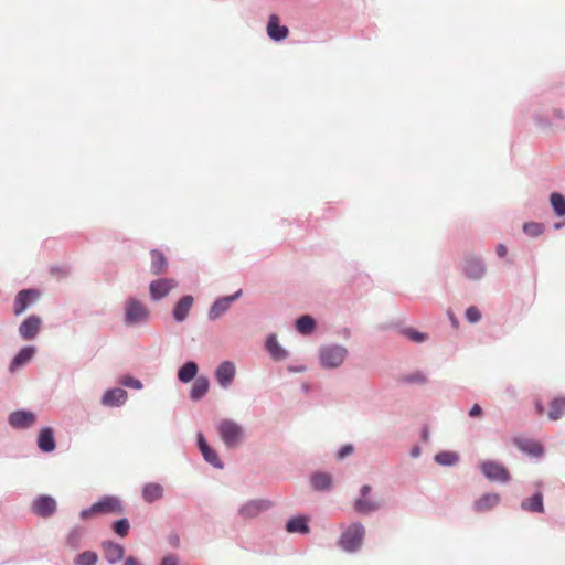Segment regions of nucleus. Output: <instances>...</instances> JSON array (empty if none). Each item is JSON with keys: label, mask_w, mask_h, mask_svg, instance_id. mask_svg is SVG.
<instances>
[{"label": "nucleus", "mask_w": 565, "mask_h": 565, "mask_svg": "<svg viewBox=\"0 0 565 565\" xmlns=\"http://www.w3.org/2000/svg\"><path fill=\"white\" fill-rule=\"evenodd\" d=\"M507 253H508V249L503 244H499L497 246V254L499 257H504L507 255Z\"/></svg>", "instance_id": "nucleus-50"}, {"label": "nucleus", "mask_w": 565, "mask_h": 565, "mask_svg": "<svg viewBox=\"0 0 565 565\" xmlns=\"http://www.w3.org/2000/svg\"><path fill=\"white\" fill-rule=\"evenodd\" d=\"M217 431L222 441L228 448H233L239 445L244 436L242 426L231 419L221 420L217 426Z\"/></svg>", "instance_id": "nucleus-3"}, {"label": "nucleus", "mask_w": 565, "mask_h": 565, "mask_svg": "<svg viewBox=\"0 0 565 565\" xmlns=\"http://www.w3.org/2000/svg\"><path fill=\"white\" fill-rule=\"evenodd\" d=\"M267 34L274 41H282L288 36L289 29L280 24L277 14H270L267 23Z\"/></svg>", "instance_id": "nucleus-12"}, {"label": "nucleus", "mask_w": 565, "mask_h": 565, "mask_svg": "<svg viewBox=\"0 0 565 565\" xmlns=\"http://www.w3.org/2000/svg\"><path fill=\"white\" fill-rule=\"evenodd\" d=\"M81 537H82V530L78 527L73 529L70 532V534L67 535V544L71 547H77Z\"/></svg>", "instance_id": "nucleus-40"}, {"label": "nucleus", "mask_w": 565, "mask_h": 565, "mask_svg": "<svg viewBox=\"0 0 565 565\" xmlns=\"http://www.w3.org/2000/svg\"><path fill=\"white\" fill-rule=\"evenodd\" d=\"M122 512V505L116 497H105L98 502H95L90 508L81 512V518L87 520L89 518L100 514H119Z\"/></svg>", "instance_id": "nucleus-2"}, {"label": "nucleus", "mask_w": 565, "mask_h": 565, "mask_svg": "<svg viewBox=\"0 0 565 565\" xmlns=\"http://www.w3.org/2000/svg\"><path fill=\"white\" fill-rule=\"evenodd\" d=\"M435 460H436V462H438L439 465H443V466H452L456 462H458L459 457L455 452L443 451L435 456Z\"/></svg>", "instance_id": "nucleus-36"}, {"label": "nucleus", "mask_w": 565, "mask_h": 565, "mask_svg": "<svg viewBox=\"0 0 565 565\" xmlns=\"http://www.w3.org/2000/svg\"><path fill=\"white\" fill-rule=\"evenodd\" d=\"M405 334L414 342H423L427 339V334L408 329Z\"/></svg>", "instance_id": "nucleus-42"}, {"label": "nucleus", "mask_w": 565, "mask_h": 565, "mask_svg": "<svg viewBox=\"0 0 565 565\" xmlns=\"http://www.w3.org/2000/svg\"><path fill=\"white\" fill-rule=\"evenodd\" d=\"M124 565H141L135 557L129 556L126 558Z\"/></svg>", "instance_id": "nucleus-51"}, {"label": "nucleus", "mask_w": 565, "mask_h": 565, "mask_svg": "<svg viewBox=\"0 0 565 565\" xmlns=\"http://www.w3.org/2000/svg\"><path fill=\"white\" fill-rule=\"evenodd\" d=\"M42 320L38 316L28 317L19 327V333L24 340H32L41 329Z\"/></svg>", "instance_id": "nucleus-11"}, {"label": "nucleus", "mask_w": 565, "mask_h": 565, "mask_svg": "<svg viewBox=\"0 0 565 565\" xmlns=\"http://www.w3.org/2000/svg\"><path fill=\"white\" fill-rule=\"evenodd\" d=\"M481 414H482V408L480 407V405H479V404H475V405L471 407L470 412H469V415H470L471 417H476V416H479V415H481Z\"/></svg>", "instance_id": "nucleus-47"}, {"label": "nucleus", "mask_w": 565, "mask_h": 565, "mask_svg": "<svg viewBox=\"0 0 565 565\" xmlns=\"http://www.w3.org/2000/svg\"><path fill=\"white\" fill-rule=\"evenodd\" d=\"M269 502L264 500L258 501H249L245 505L242 507L239 513L247 519L257 516L262 511H265L269 508Z\"/></svg>", "instance_id": "nucleus-18"}, {"label": "nucleus", "mask_w": 565, "mask_h": 565, "mask_svg": "<svg viewBox=\"0 0 565 565\" xmlns=\"http://www.w3.org/2000/svg\"><path fill=\"white\" fill-rule=\"evenodd\" d=\"M148 309L138 300L130 299L126 305V321L137 323L148 318Z\"/></svg>", "instance_id": "nucleus-9"}, {"label": "nucleus", "mask_w": 565, "mask_h": 565, "mask_svg": "<svg viewBox=\"0 0 565 565\" xmlns=\"http://www.w3.org/2000/svg\"><path fill=\"white\" fill-rule=\"evenodd\" d=\"M97 554L92 551H86L81 554H78L75 557V564L76 565H95L97 563Z\"/></svg>", "instance_id": "nucleus-37"}, {"label": "nucleus", "mask_w": 565, "mask_h": 565, "mask_svg": "<svg viewBox=\"0 0 565 565\" xmlns=\"http://www.w3.org/2000/svg\"><path fill=\"white\" fill-rule=\"evenodd\" d=\"M38 446L44 452H51L55 449L53 430L50 427L42 428L38 438Z\"/></svg>", "instance_id": "nucleus-25"}, {"label": "nucleus", "mask_w": 565, "mask_h": 565, "mask_svg": "<svg viewBox=\"0 0 565 565\" xmlns=\"http://www.w3.org/2000/svg\"><path fill=\"white\" fill-rule=\"evenodd\" d=\"M242 294V290H238L236 294L227 297H223L214 302L209 311V319L215 320L220 318L235 301Z\"/></svg>", "instance_id": "nucleus-14"}, {"label": "nucleus", "mask_w": 565, "mask_h": 565, "mask_svg": "<svg viewBox=\"0 0 565 565\" xmlns=\"http://www.w3.org/2000/svg\"><path fill=\"white\" fill-rule=\"evenodd\" d=\"M406 381L407 382H411V383H425L426 382V377L423 373L420 372H416L414 374H411L406 377Z\"/></svg>", "instance_id": "nucleus-44"}, {"label": "nucleus", "mask_w": 565, "mask_h": 565, "mask_svg": "<svg viewBox=\"0 0 565 565\" xmlns=\"http://www.w3.org/2000/svg\"><path fill=\"white\" fill-rule=\"evenodd\" d=\"M347 356V349L341 345H330L320 350L321 364L324 367L334 369L340 366Z\"/></svg>", "instance_id": "nucleus-4"}, {"label": "nucleus", "mask_w": 565, "mask_h": 565, "mask_svg": "<svg viewBox=\"0 0 565 565\" xmlns=\"http://www.w3.org/2000/svg\"><path fill=\"white\" fill-rule=\"evenodd\" d=\"M236 374V367L234 363L230 361L222 362L215 372L217 383L222 387H227L233 382Z\"/></svg>", "instance_id": "nucleus-13"}, {"label": "nucleus", "mask_w": 565, "mask_h": 565, "mask_svg": "<svg viewBox=\"0 0 565 565\" xmlns=\"http://www.w3.org/2000/svg\"><path fill=\"white\" fill-rule=\"evenodd\" d=\"M501 498L498 493H486L475 501L477 512H486L499 504Z\"/></svg>", "instance_id": "nucleus-20"}, {"label": "nucleus", "mask_w": 565, "mask_h": 565, "mask_svg": "<svg viewBox=\"0 0 565 565\" xmlns=\"http://www.w3.org/2000/svg\"><path fill=\"white\" fill-rule=\"evenodd\" d=\"M372 488L367 484L360 490V497L354 501V509L362 514L375 512L381 508V502L371 495Z\"/></svg>", "instance_id": "nucleus-5"}, {"label": "nucleus", "mask_w": 565, "mask_h": 565, "mask_svg": "<svg viewBox=\"0 0 565 565\" xmlns=\"http://www.w3.org/2000/svg\"><path fill=\"white\" fill-rule=\"evenodd\" d=\"M9 422L14 428H26L34 424L35 416L31 412L18 411L10 415Z\"/></svg>", "instance_id": "nucleus-16"}, {"label": "nucleus", "mask_w": 565, "mask_h": 565, "mask_svg": "<svg viewBox=\"0 0 565 565\" xmlns=\"http://www.w3.org/2000/svg\"><path fill=\"white\" fill-rule=\"evenodd\" d=\"M550 201H551L554 212L558 216H564L565 215V198L561 193L554 192L551 194Z\"/></svg>", "instance_id": "nucleus-34"}, {"label": "nucleus", "mask_w": 565, "mask_h": 565, "mask_svg": "<svg viewBox=\"0 0 565 565\" xmlns=\"http://www.w3.org/2000/svg\"><path fill=\"white\" fill-rule=\"evenodd\" d=\"M521 507L523 510L526 511L543 513L544 505L542 493L537 492L533 497L525 499L524 501H522Z\"/></svg>", "instance_id": "nucleus-29"}, {"label": "nucleus", "mask_w": 565, "mask_h": 565, "mask_svg": "<svg viewBox=\"0 0 565 565\" xmlns=\"http://www.w3.org/2000/svg\"><path fill=\"white\" fill-rule=\"evenodd\" d=\"M266 349L275 360H284L287 356V352L280 347L274 334L267 337Z\"/></svg>", "instance_id": "nucleus-28"}, {"label": "nucleus", "mask_w": 565, "mask_h": 565, "mask_svg": "<svg viewBox=\"0 0 565 565\" xmlns=\"http://www.w3.org/2000/svg\"><path fill=\"white\" fill-rule=\"evenodd\" d=\"M535 411L539 416L545 415V409H544L542 401H540V399L535 401Z\"/></svg>", "instance_id": "nucleus-48"}, {"label": "nucleus", "mask_w": 565, "mask_h": 565, "mask_svg": "<svg viewBox=\"0 0 565 565\" xmlns=\"http://www.w3.org/2000/svg\"><path fill=\"white\" fill-rule=\"evenodd\" d=\"M35 354V348L32 345L22 348L19 353L13 358L9 370L11 373L15 372L19 367L25 365L31 361Z\"/></svg>", "instance_id": "nucleus-17"}, {"label": "nucleus", "mask_w": 565, "mask_h": 565, "mask_svg": "<svg viewBox=\"0 0 565 565\" xmlns=\"http://www.w3.org/2000/svg\"><path fill=\"white\" fill-rule=\"evenodd\" d=\"M161 565H179V563L175 556L169 555L162 559Z\"/></svg>", "instance_id": "nucleus-46"}, {"label": "nucleus", "mask_w": 565, "mask_h": 565, "mask_svg": "<svg viewBox=\"0 0 565 565\" xmlns=\"http://www.w3.org/2000/svg\"><path fill=\"white\" fill-rule=\"evenodd\" d=\"M529 451L535 456H540L543 452V449L539 444H532Z\"/></svg>", "instance_id": "nucleus-49"}, {"label": "nucleus", "mask_w": 565, "mask_h": 565, "mask_svg": "<svg viewBox=\"0 0 565 565\" xmlns=\"http://www.w3.org/2000/svg\"><path fill=\"white\" fill-rule=\"evenodd\" d=\"M164 489L160 483L156 482H149L143 486L142 488V499L148 502L152 503L163 497Z\"/></svg>", "instance_id": "nucleus-21"}, {"label": "nucleus", "mask_w": 565, "mask_h": 565, "mask_svg": "<svg viewBox=\"0 0 565 565\" xmlns=\"http://www.w3.org/2000/svg\"><path fill=\"white\" fill-rule=\"evenodd\" d=\"M121 384H124L125 386L137 388V390L142 387L141 382L139 380H137V379H134V377H125L121 381Z\"/></svg>", "instance_id": "nucleus-43"}, {"label": "nucleus", "mask_w": 565, "mask_h": 565, "mask_svg": "<svg viewBox=\"0 0 565 565\" xmlns=\"http://www.w3.org/2000/svg\"><path fill=\"white\" fill-rule=\"evenodd\" d=\"M316 326L315 320L310 316H302L296 321V328L301 334H309Z\"/></svg>", "instance_id": "nucleus-33"}, {"label": "nucleus", "mask_w": 565, "mask_h": 565, "mask_svg": "<svg viewBox=\"0 0 565 565\" xmlns=\"http://www.w3.org/2000/svg\"><path fill=\"white\" fill-rule=\"evenodd\" d=\"M353 451V447L351 445H347L344 447H342L339 452H338V458L339 459H343L344 457H347L348 455L352 454Z\"/></svg>", "instance_id": "nucleus-45"}, {"label": "nucleus", "mask_w": 565, "mask_h": 565, "mask_svg": "<svg viewBox=\"0 0 565 565\" xmlns=\"http://www.w3.org/2000/svg\"><path fill=\"white\" fill-rule=\"evenodd\" d=\"M193 301L192 296H184L178 301L173 310V317L177 321L181 322L188 317Z\"/></svg>", "instance_id": "nucleus-24"}, {"label": "nucleus", "mask_w": 565, "mask_h": 565, "mask_svg": "<svg viewBox=\"0 0 565 565\" xmlns=\"http://www.w3.org/2000/svg\"><path fill=\"white\" fill-rule=\"evenodd\" d=\"M198 373V365L194 362H186L178 372V379L183 382L188 383L191 380L195 377Z\"/></svg>", "instance_id": "nucleus-32"}, {"label": "nucleus", "mask_w": 565, "mask_h": 565, "mask_svg": "<svg viewBox=\"0 0 565 565\" xmlns=\"http://www.w3.org/2000/svg\"><path fill=\"white\" fill-rule=\"evenodd\" d=\"M565 414V397H554L548 403L547 418L552 422L558 420Z\"/></svg>", "instance_id": "nucleus-22"}, {"label": "nucleus", "mask_w": 565, "mask_h": 565, "mask_svg": "<svg viewBox=\"0 0 565 565\" xmlns=\"http://www.w3.org/2000/svg\"><path fill=\"white\" fill-rule=\"evenodd\" d=\"M130 524L127 519H120L113 524L114 531L121 537L127 536Z\"/></svg>", "instance_id": "nucleus-39"}, {"label": "nucleus", "mask_w": 565, "mask_h": 565, "mask_svg": "<svg viewBox=\"0 0 565 565\" xmlns=\"http://www.w3.org/2000/svg\"><path fill=\"white\" fill-rule=\"evenodd\" d=\"M481 471L491 481L508 482L510 480V475L507 468L495 461L482 462Z\"/></svg>", "instance_id": "nucleus-6"}, {"label": "nucleus", "mask_w": 565, "mask_h": 565, "mask_svg": "<svg viewBox=\"0 0 565 565\" xmlns=\"http://www.w3.org/2000/svg\"><path fill=\"white\" fill-rule=\"evenodd\" d=\"M56 501L50 495H40L33 502V511L36 515L49 518L56 511Z\"/></svg>", "instance_id": "nucleus-10"}, {"label": "nucleus", "mask_w": 565, "mask_h": 565, "mask_svg": "<svg viewBox=\"0 0 565 565\" xmlns=\"http://www.w3.org/2000/svg\"><path fill=\"white\" fill-rule=\"evenodd\" d=\"M127 399V392L122 388H113L107 391L103 398L102 403L106 406H119L124 404Z\"/></svg>", "instance_id": "nucleus-19"}, {"label": "nucleus", "mask_w": 565, "mask_h": 565, "mask_svg": "<svg viewBox=\"0 0 565 565\" xmlns=\"http://www.w3.org/2000/svg\"><path fill=\"white\" fill-rule=\"evenodd\" d=\"M198 445H199V448L201 450L203 458L209 463H211L212 466H214L216 468H222V461L218 458L216 451L207 445V443L204 439L202 434L198 435Z\"/></svg>", "instance_id": "nucleus-15"}, {"label": "nucleus", "mask_w": 565, "mask_h": 565, "mask_svg": "<svg viewBox=\"0 0 565 565\" xmlns=\"http://www.w3.org/2000/svg\"><path fill=\"white\" fill-rule=\"evenodd\" d=\"M151 256V267L150 270L152 275H161L163 274L168 268V262L166 256L158 249H152L150 252Z\"/></svg>", "instance_id": "nucleus-23"}, {"label": "nucleus", "mask_w": 565, "mask_h": 565, "mask_svg": "<svg viewBox=\"0 0 565 565\" xmlns=\"http://www.w3.org/2000/svg\"><path fill=\"white\" fill-rule=\"evenodd\" d=\"M105 558L109 563H116L120 561L125 555V548L116 543L106 542L103 544Z\"/></svg>", "instance_id": "nucleus-26"}, {"label": "nucleus", "mask_w": 565, "mask_h": 565, "mask_svg": "<svg viewBox=\"0 0 565 565\" xmlns=\"http://www.w3.org/2000/svg\"><path fill=\"white\" fill-rule=\"evenodd\" d=\"M311 482L315 489L324 490L331 484V477L328 473H316L311 478Z\"/></svg>", "instance_id": "nucleus-35"}, {"label": "nucleus", "mask_w": 565, "mask_h": 565, "mask_svg": "<svg viewBox=\"0 0 565 565\" xmlns=\"http://www.w3.org/2000/svg\"><path fill=\"white\" fill-rule=\"evenodd\" d=\"M178 282L170 278H160L150 282L149 292L153 300H160L164 298Z\"/></svg>", "instance_id": "nucleus-8"}, {"label": "nucleus", "mask_w": 565, "mask_h": 565, "mask_svg": "<svg viewBox=\"0 0 565 565\" xmlns=\"http://www.w3.org/2000/svg\"><path fill=\"white\" fill-rule=\"evenodd\" d=\"M365 535V529L364 526L359 523L354 522L351 523L341 534L339 539V546L347 551V552H355L358 551L363 543Z\"/></svg>", "instance_id": "nucleus-1"}, {"label": "nucleus", "mask_w": 565, "mask_h": 565, "mask_svg": "<svg viewBox=\"0 0 565 565\" xmlns=\"http://www.w3.org/2000/svg\"><path fill=\"white\" fill-rule=\"evenodd\" d=\"M210 386L209 380L204 376H200L195 379L192 388H191V397L192 399H200L205 395Z\"/></svg>", "instance_id": "nucleus-31"}, {"label": "nucleus", "mask_w": 565, "mask_h": 565, "mask_svg": "<svg viewBox=\"0 0 565 565\" xmlns=\"http://www.w3.org/2000/svg\"><path fill=\"white\" fill-rule=\"evenodd\" d=\"M466 318L469 322L475 323L481 319V313L477 307H469L466 311Z\"/></svg>", "instance_id": "nucleus-41"}, {"label": "nucleus", "mask_w": 565, "mask_h": 565, "mask_svg": "<svg viewBox=\"0 0 565 565\" xmlns=\"http://www.w3.org/2000/svg\"><path fill=\"white\" fill-rule=\"evenodd\" d=\"M544 226L541 223L530 222L523 225V232L529 236H539L543 233Z\"/></svg>", "instance_id": "nucleus-38"}, {"label": "nucleus", "mask_w": 565, "mask_h": 565, "mask_svg": "<svg viewBox=\"0 0 565 565\" xmlns=\"http://www.w3.org/2000/svg\"><path fill=\"white\" fill-rule=\"evenodd\" d=\"M39 297L40 294L34 289L21 290L14 299V315L19 316L23 313L30 306H32L39 299Z\"/></svg>", "instance_id": "nucleus-7"}, {"label": "nucleus", "mask_w": 565, "mask_h": 565, "mask_svg": "<svg viewBox=\"0 0 565 565\" xmlns=\"http://www.w3.org/2000/svg\"><path fill=\"white\" fill-rule=\"evenodd\" d=\"M307 522H308V520L305 516L292 518L287 522L286 530L289 533L306 534L309 532V526H308Z\"/></svg>", "instance_id": "nucleus-30"}, {"label": "nucleus", "mask_w": 565, "mask_h": 565, "mask_svg": "<svg viewBox=\"0 0 565 565\" xmlns=\"http://www.w3.org/2000/svg\"><path fill=\"white\" fill-rule=\"evenodd\" d=\"M484 268L479 259H467L465 264V274L468 278L479 279L482 277Z\"/></svg>", "instance_id": "nucleus-27"}]
</instances>
